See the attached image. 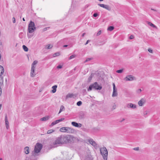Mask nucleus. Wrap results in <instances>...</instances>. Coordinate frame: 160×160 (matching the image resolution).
<instances>
[{
    "label": "nucleus",
    "mask_w": 160,
    "mask_h": 160,
    "mask_svg": "<svg viewBox=\"0 0 160 160\" xmlns=\"http://www.w3.org/2000/svg\"><path fill=\"white\" fill-rule=\"evenodd\" d=\"M65 136V143H72L78 141V138L73 136L68 135Z\"/></svg>",
    "instance_id": "nucleus-1"
},
{
    "label": "nucleus",
    "mask_w": 160,
    "mask_h": 160,
    "mask_svg": "<svg viewBox=\"0 0 160 160\" xmlns=\"http://www.w3.org/2000/svg\"><path fill=\"white\" fill-rule=\"evenodd\" d=\"M65 143V135H61L58 137L55 141L53 142V144L54 147L58 146L59 144H64Z\"/></svg>",
    "instance_id": "nucleus-2"
},
{
    "label": "nucleus",
    "mask_w": 160,
    "mask_h": 160,
    "mask_svg": "<svg viewBox=\"0 0 160 160\" xmlns=\"http://www.w3.org/2000/svg\"><path fill=\"white\" fill-rule=\"evenodd\" d=\"M102 88V87L101 85L98 84L97 82H95L89 86L87 90L88 91H91L92 89H94L95 90H100Z\"/></svg>",
    "instance_id": "nucleus-3"
},
{
    "label": "nucleus",
    "mask_w": 160,
    "mask_h": 160,
    "mask_svg": "<svg viewBox=\"0 0 160 160\" xmlns=\"http://www.w3.org/2000/svg\"><path fill=\"white\" fill-rule=\"evenodd\" d=\"M100 153L102 155L104 160H107L108 151L105 147L100 148Z\"/></svg>",
    "instance_id": "nucleus-4"
},
{
    "label": "nucleus",
    "mask_w": 160,
    "mask_h": 160,
    "mask_svg": "<svg viewBox=\"0 0 160 160\" xmlns=\"http://www.w3.org/2000/svg\"><path fill=\"white\" fill-rule=\"evenodd\" d=\"M60 132H63L68 133H73L75 132V130L71 128L68 127H63L60 129Z\"/></svg>",
    "instance_id": "nucleus-5"
},
{
    "label": "nucleus",
    "mask_w": 160,
    "mask_h": 160,
    "mask_svg": "<svg viewBox=\"0 0 160 160\" xmlns=\"http://www.w3.org/2000/svg\"><path fill=\"white\" fill-rule=\"evenodd\" d=\"M36 29L34 22L31 21L28 26V31L29 33H32Z\"/></svg>",
    "instance_id": "nucleus-6"
},
{
    "label": "nucleus",
    "mask_w": 160,
    "mask_h": 160,
    "mask_svg": "<svg viewBox=\"0 0 160 160\" xmlns=\"http://www.w3.org/2000/svg\"><path fill=\"white\" fill-rule=\"evenodd\" d=\"M42 145L39 143H37L35 145L34 149V151L35 153H38L42 149Z\"/></svg>",
    "instance_id": "nucleus-7"
},
{
    "label": "nucleus",
    "mask_w": 160,
    "mask_h": 160,
    "mask_svg": "<svg viewBox=\"0 0 160 160\" xmlns=\"http://www.w3.org/2000/svg\"><path fill=\"white\" fill-rule=\"evenodd\" d=\"M112 85L113 86V91L112 95V97H117L118 95L117 89L116 88L115 85L114 83H113Z\"/></svg>",
    "instance_id": "nucleus-8"
},
{
    "label": "nucleus",
    "mask_w": 160,
    "mask_h": 160,
    "mask_svg": "<svg viewBox=\"0 0 160 160\" xmlns=\"http://www.w3.org/2000/svg\"><path fill=\"white\" fill-rule=\"evenodd\" d=\"M88 141L90 144L93 146L95 148H97L98 147L97 144L92 139H89Z\"/></svg>",
    "instance_id": "nucleus-9"
},
{
    "label": "nucleus",
    "mask_w": 160,
    "mask_h": 160,
    "mask_svg": "<svg viewBox=\"0 0 160 160\" xmlns=\"http://www.w3.org/2000/svg\"><path fill=\"white\" fill-rule=\"evenodd\" d=\"M135 78L132 75H128L125 78L124 80L126 81H132L134 80Z\"/></svg>",
    "instance_id": "nucleus-10"
},
{
    "label": "nucleus",
    "mask_w": 160,
    "mask_h": 160,
    "mask_svg": "<svg viewBox=\"0 0 160 160\" xmlns=\"http://www.w3.org/2000/svg\"><path fill=\"white\" fill-rule=\"evenodd\" d=\"M35 68L31 67L30 72V76L32 77H34L36 75L35 72Z\"/></svg>",
    "instance_id": "nucleus-11"
},
{
    "label": "nucleus",
    "mask_w": 160,
    "mask_h": 160,
    "mask_svg": "<svg viewBox=\"0 0 160 160\" xmlns=\"http://www.w3.org/2000/svg\"><path fill=\"white\" fill-rule=\"evenodd\" d=\"M72 125L76 127H81L82 125L81 123H78L76 122H72L71 123Z\"/></svg>",
    "instance_id": "nucleus-12"
},
{
    "label": "nucleus",
    "mask_w": 160,
    "mask_h": 160,
    "mask_svg": "<svg viewBox=\"0 0 160 160\" xmlns=\"http://www.w3.org/2000/svg\"><path fill=\"white\" fill-rule=\"evenodd\" d=\"M5 120L6 128L7 129H8L9 128V123L8 121V118L7 115H6L5 117Z\"/></svg>",
    "instance_id": "nucleus-13"
},
{
    "label": "nucleus",
    "mask_w": 160,
    "mask_h": 160,
    "mask_svg": "<svg viewBox=\"0 0 160 160\" xmlns=\"http://www.w3.org/2000/svg\"><path fill=\"white\" fill-rule=\"evenodd\" d=\"M127 106L128 108H130L133 109L135 108H136V106L132 103H128L127 105Z\"/></svg>",
    "instance_id": "nucleus-14"
},
{
    "label": "nucleus",
    "mask_w": 160,
    "mask_h": 160,
    "mask_svg": "<svg viewBox=\"0 0 160 160\" xmlns=\"http://www.w3.org/2000/svg\"><path fill=\"white\" fill-rule=\"evenodd\" d=\"M24 152L26 154H28L29 153V148L28 147H26L24 148Z\"/></svg>",
    "instance_id": "nucleus-15"
},
{
    "label": "nucleus",
    "mask_w": 160,
    "mask_h": 160,
    "mask_svg": "<svg viewBox=\"0 0 160 160\" xmlns=\"http://www.w3.org/2000/svg\"><path fill=\"white\" fill-rule=\"evenodd\" d=\"M145 102V100L143 99H142L138 102V104L140 106H142Z\"/></svg>",
    "instance_id": "nucleus-16"
},
{
    "label": "nucleus",
    "mask_w": 160,
    "mask_h": 160,
    "mask_svg": "<svg viewBox=\"0 0 160 160\" xmlns=\"http://www.w3.org/2000/svg\"><path fill=\"white\" fill-rule=\"evenodd\" d=\"M4 72V68L3 67L0 65V76H2Z\"/></svg>",
    "instance_id": "nucleus-17"
},
{
    "label": "nucleus",
    "mask_w": 160,
    "mask_h": 160,
    "mask_svg": "<svg viewBox=\"0 0 160 160\" xmlns=\"http://www.w3.org/2000/svg\"><path fill=\"white\" fill-rule=\"evenodd\" d=\"M74 96L72 93H68L66 96V99H67L69 98H72Z\"/></svg>",
    "instance_id": "nucleus-18"
},
{
    "label": "nucleus",
    "mask_w": 160,
    "mask_h": 160,
    "mask_svg": "<svg viewBox=\"0 0 160 160\" xmlns=\"http://www.w3.org/2000/svg\"><path fill=\"white\" fill-rule=\"evenodd\" d=\"M57 87V85H54L52 87V92L53 93H54L56 92V88Z\"/></svg>",
    "instance_id": "nucleus-19"
},
{
    "label": "nucleus",
    "mask_w": 160,
    "mask_h": 160,
    "mask_svg": "<svg viewBox=\"0 0 160 160\" xmlns=\"http://www.w3.org/2000/svg\"><path fill=\"white\" fill-rule=\"evenodd\" d=\"M38 61H37L35 60L34 61L32 64L31 67L36 68V66H35V65H36Z\"/></svg>",
    "instance_id": "nucleus-20"
},
{
    "label": "nucleus",
    "mask_w": 160,
    "mask_h": 160,
    "mask_svg": "<svg viewBox=\"0 0 160 160\" xmlns=\"http://www.w3.org/2000/svg\"><path fill=\"white\" fill-rule=\"evenodd\" d=\"M104 8H105L108 11H110L111 10V8L108 5H106L105 7H104Z\"/></svg>",
    "instance_id": "nucleus-21"
},
{
    "label": "nucleus",
    "mask_w": 160,
    "mask_h": 160,
    "mask_svg": "<svg viewBox=\"0 0 160 160\" xmlns=\"http://www.w3.org/2000/svg\"><path fill=\"white\" fill-rule=\"evenodd\" d=\"M22 48L25 51L27 52L28 51V48L25 45H23L22 46Z\"/></svg>",
    "instance_id": "nucleus-22"
},
{
    "label": "nucleus",
    "mask_w": 160,
    "mask_h": 160,
    "mask_svg": "<svg viewBox=\"0 0 160 160\" xmlns=\"http://www.w3.org/2000/svg\"><path fill=\"white\" fill-rule=\"evenodd\" d=\"M64 106L62 105L61 106L60 109L59 110V113L61 112L62 111L64 110Z\"/></svg>",
    "instance_id": "nucleus-23"
},
{
    "label": "nucleus",
    "mask_w": 160,
    "mask_h": 160,
    "mask_svg": "<svg viewBox=\"0 0 160 160\" xmlns=\"http://www.w3.org/2000/svg\"><path fill=\"white\" fill-rule=\"evenodd\" d=\"M55 130L53 129H50L48 131L47 133L48 134H51Z\"/></svg>",
    "instance_id": "nucleus-24"
},
{
    "label": "nucleus",
    "mask_w": 160,
    "mask_h": 160,
    "mask_svg": "<svg viewBox=\"0 0 160 160\" xmlns=\"http://www.w3.org/2000/svg\"><path fill=\"white\" fill-rule=\"evenodd\" d=\"M148 25H149L150 26H151L153 28H155L156 27L154 24H153V23H151V22H148Z\"/></svg>",
    "instance_id": "nucleus-25"
},
{
    "label": "nucleus",
    "mask_w": 160,
    "mask_h": 160,
    "mask_svg": "<svg viewBox=\"0 0 160 160\" xmlns=\"http://www.w3.org/2000/svg\"><path fill=\"white\" fill-rule=\"evenodd\" d=\"M114 29V27L113 26H109L108 29V30L110 31H112Z\"/></svg>",
    "instance_id": "nucleus-26"
},
{
    "label": "nucleus",
    "mask_w": 160,
    "mask_h": 160,
    "mask_svg": "<svg viewBox=\"0 0 160 160\" xmlns=\"http://www.w3.org/2000/svg\"><path fill=\"white\" fill-rule=\"evenodd\" d=\"M52 47V46L50 44L47 45L46 46V48L47 49H50Z\"/></svg>",
    "instance_id": "nucleus-27"
},
{
    "label": "nucleus",
    "mask_w": 160,
    "mask_h": 160,
    "mask_svg": "<svg viewBox=\"0 0 160 160\" xmlns=\"http://www.w3.org/2000/svg\"><path fill=\"white\" fill-rule=\"evenodd\" d=\"M60 55V53L59 52H56L53 54V57H55L56 56H59Z\"/></svg>",
    "instance_id": "nucleus-28"
},
{
    "label": "nucleus",
    "mask_w": 160,
    "mask_h": 160,
    "mask_svg": "<svg viewBox=\"0 0 160 160\" xmlns=\"http://www.w3.org/2000/svg\"><path fill=\"white\" fill-rule=\"evenodd\" d=\"M76 55H75V54L72 55L69 57V59H71L73 58H75L76 57Z\"/></svg>",
    "instance_id": "nucleus-29"
},
{
    "label": "nucleus",
    "mask_w": 160,
    "mask_h": 160,
    "mask_svg": "<svg viewBox=\"0 0 160 160\" xmlns=\"http://www.w3.org/2000/svg\"><path fill=\"white\" fill-rule=\"evenodd\" d=\"M82 104V102L81 101H79L77 103V105L78 106H80Z\"/></svg>",
    "instance_id": "nucleus-30"
},
{
    "label": "nucleus",
    "mask_w": 160,
    "mask_h": 160,
    "mask_svg": "<svg viewBox=\"0 0 160 160\" xmlns=\"http://www.w3.org/2000/svg\"><path fill=\"white\" fill-rule=\"evenodd\" d=\"M98 5L99 6L102 7L103 8H104V7H105V6L106 5H105L104 4H98Z\"/></svg>",
    "instance_id": "nucleus-31"
},
{
    "label": "nucleus",
    "mask_w": 160,
    "mask_h": 160,
    "mask_svg": "<svg viewBox=\"0 0 160 160\" xmlns=\"http://www.w3.org/2000/svg\"><path fill=\"white\" fill-rule=\"evenodd\" d=\"M48 119V118L43 117L41 118V119L42 121H45Z\"/></svg>",
    "instance_id": "nucleus-32"
},
{
    "label": "nucleus",
    "mask_w": 160,
    "mask_h": 160,
    "mask_svg": "<svg viewBox=\"0 0 160 160\" xmlns=\"http://www.w3.org/2000/svg\"><path fill=\"white\" fill-rule=\"evenodd\" d=\"M116 108V105L115 103H113L112 106V110L115 109Z\"/></svg>",
    "instance_id": "nucleus-33"
},
{
    "label": "nucleus",
    "mask_w": 160,
    "mask_h": 160,
    "mask_svg": "<svg viewBox=\"0 0 160 160\" xmlns=\"http://www.w3.org/2000/svg\"><path fill=\"white\" fill-rule=\"evenodd\" d=\"M64 119H65V118H62L59 119L57 120L58 122L59 123V122H61L63 121V120H64Z\"/></svg>",
    "instance_id": "nucleus-34"
},
{
    "label": "nucleus",
    "mask_w": 160,
    "mask_h": 160,
    "mask_svg": "<svg viewBox=\"0 0 160 160\" xmlns=\"http://www.w3.org/2000/svg\"><path fill=\"white\" fill-rule=\"evenodd\" d=\"M123 71L122 69H120L116 71V72L118 73H121Z\"/></svg>",
    "instance_id": "nucleus-35"
},
{
    "label": "nucleus",
    "mask_w": 160,
    "mask_h": 160,
    "mask_svg": "<svg viewBox=\"0 0 160 160\" xmlns=\"http://www.w3.org/2000/svg\"><path fill=\"white\" fill-rule=\"evenodd\" d=\"M92 74H91L90 76L88 78V80L89 81H90L91 79H92Z\"/></svg>",
    "instance_id": "nucleus-36"
},
{
    "label": "nucleus",
    "mask_w": 160,
    "mask_h": 160,
    "mask_svg": "<svg viewBox=\"0 0 160 160\" xmlns=\"http://www.w3.org/2000/svg\"><path fill=\"white\" fill-rule=\"evenodd\" d=\"M101 33V30H99L98 31V32H97V36H98L100 35Z\"/></svg>",
    "instance_id": "nucleus-37"
},
{
    "label": "nucleus",
    "mask_w": 160,
    "mask_h": 160,
    "mask_svg": "<svg viewBox=\"0 0 160 160\" xmlns=\"http://www.w3.org/2000/svg\"><path fill=\"white\" fill-rule=\"evenodd\" d=\"M56 124V123L54 121L51 124L50 126H52L54 125H55Z\"/></svg>",
    "instance_id": "nucleus-38"
},
{
    "label": "nucleus",
    "mask_w": 160,
    "mask_h": 160,
    "mask_svg": "<svg viewBox=\"0 0 160 160\" xmlns=\"http://www.w3.org/2000/svg\"><path fill=\"white\" fill-rule=\"evenodd\" d=\"M148 114V112L147 111H145L143 113V115L144 117H146Z\"/></svg>",
    "instance_id": "nucleus-39"
},
{
    "label": "nucleus",
    "mask_w": 160,
    "mask_h": 160,
    "mask_svg": "<svg viewBox=\"0 0 160 160\" xmlns=\"http://www.w3.org/2000/svg\"><path fill=\"white\" fill-rule=\"evenodd\" d=\"M91 60V58H87L86 60L84 62H86L88 61H90Z\"/></svg>",
    "instance_id": "nucleus-40"
},
{
    "label": "nucleus",
    "mask_w": 160,
    "mask_h": 160,
    "mask_svg": "<svg viewBox=\"0 0 160 160\" xmlns=\"http://www.w3.org/2000/svg\"><path fill=\"white\" fill-rule=\"evenodd\" d=\"M141 89H138L137 91V92L138 93H140L141 92Z\"/></svg>",
    "instance_id": "nucleus-41"
},
{
    "label": "nucleus",
    "mask_w": 160,
    "mask_h": 160,
    "mask_svg": "<svg viewBox=\"0 0 160 160\" xmlns=\"http://www.w3.org/2000/svg\"><path fill=\"white\" fill-rule=\"evenodd\" d=\"M134 38V36L133 35H131L129 37L130 39H132Z\"/></svg>",
    "instance_id": "nucleus-42"
},
{
    "label": "nucleus",
    "mask_w": 160,
    "mask_h": 160,
    "mask_svg": "<svg viewBox=\"0 0 160 160\" xmlns=\"http://www.w3.org/2000/svg\"><path fill=\"white\" fill-rule=\"evenodd\" d=\"M133 149L134 150H136V151H138L139 150V148L138 147H136V148H133Z\"/></svg>",
    "instance_id": "nucleus-43"
},
{
    "label": "nucleus",
    "mask_w": 160,
    "mask_h": 160,
    "mask_svg": "<svg viewBox=\"0 0 160 160\" xmlns=\"http://www.w3.org/2000/svg\"><path fill=\"white\" fill-rule=\"evenodd\" d=\"M85 160H91V159L90 157H88Z\"/></svg>",
    "instance_id": "nucleus-44"
},
{
    "label": "nucleus",
    "mask_w": 160,
    "mask_h": 160,
    "mask_svg": "<svg viewBox=\"0 0 160 160\" xmlns=\"http://www.w3.org/2000/svg\"><path fill=\"white\" fill-rule=\"evenodd\" d=\"M98 14L97 13H95L93 14V16L94 17H96L98 16Z\"/></svg>",
    "instance_id": "nucleus-45"
},
{
    "label": "nucleus",
    "mask_w": 160,
    "mask_h": 160,
    "mask_svg": "<svg viewBox=\"0 0 160 160\" xmlns=\"http://www.w3.org/2000/svg\"><path fill=\"white\" fill-rule=\"evenodd\" d=\"M62 68V66L61 65H59L57 67V68L58 69H60Z\"/></svg>",
    "instance_id": "nucleus-46"
},
{
    "label": "nucleus",
    "mask_w": 160,
    "mask_h": 160,
    "mask_svg": "<svg viewBox=\"0 0 160 160\" xmlns=\"http://www.w3.org/2000/svg\"><path fill=\"white\" fill-rule=\"evenodd\" d=\"M148 51L150 52H151V53H152V50L150 49V48H149L148 49Z\"/></svg>",
    "instance_id": "nucleus-47"
},
{
    "label": "nucleus",
    "mask_w": 160,
    "mask_h": 160,
    "mask_svg": "<svg viewBox=\"0 0 160 160\" xmlns=\"http://www.w3.org/2000/svg\"><path fill=\"white\" fill-rule=\"evenodd\" d=\"M13 22L15 23V18L13 17L12 18Z\"/></svg>",
    "instance_id": "nucleus-48"
},
{
    "label": "nucleus",
    "mask_w": 160,
    "mask_h": 160,
    "mask_svg": "<svg viewBox=\"0 0 160 160\" xmlns=\"http://www.w3.org/2000/svg\"><path fill=\"white\" fill-rule=\"evenodd\" d=\"M90 41L89 40H88L86 43H85V45H86L87 44H88V42H90Z\"/></svg>",
    "instance_id": "nucleus-49"
},
{
    "label": "nucleus",
    "mask_w": 160,
    "mask_h": 160,
    "mask_svg": "<svg viewBox=\"0 0 160 160\" xmlns=\"http://www.w3.org/2000/svg\"><path fill=\"white\" fill-rule=\"evenodd\" d=\"M54 121L56 124L58 123V120H55Z\"/></svg>",
    "instance_id": "nucleus-50"
},
{
    "label": "nucleus",
    "mask_w": 160,
    "mask_h": 160,
    "mask_svg": "<svg viewBox=\"0 0 160 160\" xmlns=\"http://www.w3.org/2000/svg\"><path fill=\"white\" fill-rule=\"evenodd\" d=\"M125 120V119L123 118L122 120L121 121V122Z\"/></svg>",
    "instance_id": "nucleus-51"
},
{
    "label": "nucleus",
    "mask_w": 160,
    "mask_h": 160,
    "mask_svg": "<svg viewBox=\"0 0 160 160\" xmlns=\"http://www.w3.org/2000/svg\"><path fill=\"white\" fill-rule=\"evenodd\" d=\"M67 46H68V45H64L63 46L64 47H66Z\"/></svg>",
    "instance_id": "nucleus-52"
},
{
    "label": "nucleus",
    "mask_w": 160,
    "mask_h": 160,
    "mask_svg": "<svg viewBox=\"0 0 160 160\" xmlns=\"http://www.w3.org/2000/svg\"><path fill=\"white\" fill-rule=\"evenodd\" d=\"M2 106V105L1 104H0V109H1Z\"/></svg>",
    "instance_id": "nucleus-53"
},
{
    "label": "nucleus",
    "mask_w": 160,
    "mask_h": 160,
    "mask_svg": "<svg viewBox=\"0 0 160 160\" xmlns=\"http://www.w3.org/2000/svg\"><path fill=\"white\" fill-rule=\"evenodd\" d=\"M85 34V33H83L82 34V37H83V36H84Z\"/></svg>",
    "instance_id": "nucleus-54"
},
{
    "label": "nucleus",
    "mask_w": 160,
    "mask_h": 160,
    "mask_svg": "<svg viewBox=\"0 0 160 160\" xmlns=\"http://www.w3.org/2000/svg\"><path fill=\"white\" fill-rule=\"evenodd\" d=\"M22 20H23V21H25V19H24V18H23V19H22Z\"/></svg>",
    "instance_id": "nucleus-55"
},
{
    "label": "nucleus",
    "mask_w": 160,
    "mask_h": 160,
    "mask_svg": "<svg viewBox=\"0 0 160 160\" xmlns=\"http://www.w3.org/2000/svg\"><path fill=\"white\" fill-rule=\"evenodd\" d=\"M151 9L152 10H153V11H156V10H155L154 9H153L152 8V9Z\"/></svg>",
    "instance_id": "nucleus-56"
},
{
    "label": "nucleus",
    "mask_w": 160,
    "mask_h": 160,
    "mask_svg": "<svg viewBox=\"0 0 160 160\" xmlns=\"http://www.w3.org/2000/svg\"><path fill=\"white\" fill-rule=\"evenodd\" d=\"M98 1H103V0H98Z\"/></svg>",
    "instance_id": "nucleus-57"
},
{
    "label": "nucleus",
    "mask_w": 160,
    "mask_h": 160,
    "mask_svg": "<svg viewBox=\"0 0 160 160\" xmlns=\"http://www.w3.org/2000/svg\"><path fill=\"white\" fill-rule=\"evenodd\" d=\"M1 44V42L0 41V45Z\"/></svg>",
    "instance_id": "nucleus-58"
},
{
    "label": "nucleus",
    "mask_w": 160,
    "mask_h": 160,
    "mask_svg": "<svg viewBox=\"0 0 160 160\" xmlns=\"http://www.w3.org/2000/svg\"><path fill=\"white\" fill-rule=\"evenodd\" d=\"M2 160V158H0V160Z\"/></svg>",
    "instance_id": "nucleus-59"
}]
</instances>
